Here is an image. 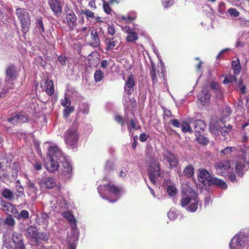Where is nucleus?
Returning a JSON list of instances; mask_svg holds the SVG:
<instances>
[{
    "instance_id": "72a5a7b5",
    "label": "nucleus",
    "mask_w": 249,
    "mask_h": 249,
    "mask_svg": "<svg viewBox=\"0 0 249 249\" xmlns=\"http://www.w3.org/2000/svg\"><path fill=\"white\" fill-rule=\"evenodd\" d=\"M210 88L213 90L215 93H217L218 95L221 96L222 94V91L218 83L212 82L210 85Z\"/></svg>"
},
{
    "instance_id": "473e14b6",
    "label": "nucleus",
    "mask_w": 249,
    "mask_h": 249,
    "mask_svg": "<svg viewBox=\"0 0 249 249\" xmlns=\"http://www.w3.org/2000/svg\"><path fill=\"white\" fill-rule=\"evenodd\" d=\"M14 83L12 81L10 80L6 81V86L4 87L1 91H0V97L4 96L6 92H8V90L13 88Z\"/></svg>"
},
{
    "instance_id": "37998d69",
    "label": "nucleus",
    "mask_w": 249,
    "mask_h": 249,
    "mask_svg": "<svg viewBox=\"0 0 249 249\" xmlns=\"http://www.w3.org/2000/svg\"><path fill=\"white\" fill-rule=\"evenodd\" d=\"M74 110V108L72 106L65 107L63 110L64 116L67 118L71 113H72Z\"/></svg>"
},
{
    "instance_id": "c03bdc74",
    "label": "nucleus",
    "mask_w": 249,
    "mask_h": 249,
    "mask_svg": "<svg viewBox=\"0 0 249 249\" xmlns=\"http://www.w3.org/2000/svg\"><path fill=\"white\" fill-rule=\"evenodd\" d=\"M17 183L16 188L18 193L17 196H22L24 195V189L19 181H17Z\"/></svg>"
},
{
    "instance_id": "603ef678",
    "label": "nucleus",
    "mask_w": 249,
    "mask_h": 249,
    "mask_svg": "<svg viewBox=\"0 0 249 249\" xmlns=\"http://www.w3.org/2000/svg\"><path fill=\"white\" fill-rule=\"evenodd\" d=\"M236 78L235 76L232 75L227 76L225 77L223 81V83L227 84L234 81H236Z\"/></svg>"
},
{
    "instance_id": "ddd939ff",
    "label": "nucleus",
    "mask_w": 249,
    "mask_h": 249,
    "mask_svg": "<svg viewBox=\"0 0 249 249\" xmlns=\"http://www.w3.org/2000/svg\"><path fill=\"white\" fill-rule=\"evenodd\" d=\"M0 205L1 209L8 215L16 213L17 212L15 207L9 202L1 200Z\"/></svg>"
},
{
    "instance_id": "4be33fe9",
    "label": "nucleus",
    "mask_w": 249,
    "mask_h": 249,
    "mask_svg": "<svg viewBox=\"0 0 249 249\" xmlns=\"http://www.w3.org/2000/svg\"><path fill=\"white\" fill-rule=\"evenodd\" d=\"M124 30L128 35L126 37V40L127 42H134L138 40V35L132 29L128 27H125Z\"/></svg>"
},
{
    "instance_id": "6ab92c4d",
    "label": "nucleus",
    "mask_w": 249,
    "mask_h": 249,
    "mask_svg": "<svg viewBox=\"0 0 249 249\" xmlns=\"http://www.w3.org/2000/svg\"><path fill=\"white\" fill-rule=\"evenodd\" d=\"M49 215L45 213H42L39 215L37 216L36 222L44 228H46L49 223Z\"/></svg>"
},
{
    "instance_id": "0eeeda50",
    "label": "nucleus",
    "mask_w": 249,
    "mask_h": 249,
    "mask_svg": "<svg viewBox=\"0 0 249 249\" xmlns=\"http://www.w3.org/2000/svg\"><path fill=\"white\" fill-rule=\"evenodd\" d=\"M162 156L163 161L168 163L169 169H172L177 167L178 164V159L174 153L168 150H165L163 151Z\"/></svg>"
},
{
    "instance_id": "0e129e2a",
    "label": "nucleus",
    "mask_w": 249,
    "mask_h": 249,
    "mask_svg": "<svg viewBox=\"0 0 249 249\" xmlns=\"http://www.w3.org/2000/svg\"><path fill=\"white\" fill-rule=\"evenodd\" d=\"M148 134H147L145 133H142L140 136V140L142 142H145L148 139Z\"/></svg>"
},
{
    "instance_id": "3c124183",
    "label": "nucleus",
    "mask_w": 249,
    "mask_h": 249,
    "mask_svg": "<svg viewBox=\"0 0 249 249\" xmlns=\"http://www.w3.org/2000/svg\"><path fill=\"white\" fill-rule=\"evenodd\" d=\"M128 128L131 131V128L136 130L138 128L137 121L135 120L131 119L130 121L129 124L128 125Z\"/></svg>"
},
{
    "instance_id": "423d86ee",
    "label": "nucleus",
    "mask_w": 249,
    "mask_h": 249,
    "mask_svg": "<svg viewBox=\"0 0 249 249\" xmlns=\"http://www.w3.org/2000/svg\"><path fill=\"white\" fill-rule=\"evenodd\" d=\"M77 128V124H73L71 127L64 133L65 143L71 148H74L75 147L79 138Z\"/></svg>"
},
{
    "instance_id": "f8f14e48",
    "label": "nucleus",
    "mask_w": 249,
    "mask_h": 249,
    "mask_svg": "<svg viewBox=\"0 0 249 249\" xmlns=\"http://www.w3.org/2000/svg\"><path fill=\"white\" fill-rule=\"evenodd\" d=\"M135 84L134 75L131 74L127 78L124 86V90L127 94L130 95L133 92Z\"/></svg>"
},
{
    "instance_id": "5fc2aeb1",
    "label": "nucleus",
    "mask_w": 249,
    "mask_h": 249,
    "mask_svg": "<svg viewBox=\"0 0 249 249\" xmlns=\"http://www.w3.org/2000/svg\"><path fill=\"white\" fill-rule=\"evenodd\" d=\"M5 223L8 226H13L15 223V221L10 215L6 218Z\"/></svg>"
},
{
    "instance_id": "20e7f679",
    "label": "nucleus",
    "mask_w": 249,
    "mask_h": 249,
    "mask_svg": "<svg viewBox=\"0 0 249 249\" xmlns=\"http://www.w3.org/2000/svg\"><path fill=\"white\" fill-rule=\"evenodd\" d=\"M189 195L181 200V205L189 212H195L198 208V200L196 194L191 188L189 189Z\"/></svg>"
},
{
    "instance_id": "bb28decb",
    "label": "nucleus",
    "mask_w": 249,
    "mask_h": 249,
    "mask_svg": "<svg viewBox=\"0 0 249 249\" xmlns=\"http://www.w3.org/2000/svg\"><path fill=\"white\" fill-rule=\"evenodd\" d=\"M209 185H214L223 189H226L227 188V185L225 182L214 177H213Z\"/></svg>"
},
{
    "instance_id": "8fccbe9b",
    "label": "nucleus",
    "mask_w": 249,
    "mask_h": 249,
    "mask_svg": "<svg viewBox=\"0 0 249 249\" xmlns=\"http://www.w3.org/2000/svg\"><path fill=\"white\" fill-rule=\"evenodd\" d=\"M231 113V110L229 107H225L222 111V117L221 120H223L224 118H226L227 117L229 116Z\"/></svg>"
},
{
    "instance_id": "f257e3e1",
    "label": "nucleus",
    "mask_w": 249,
    "mask_h": 249,
    "mask_svg": "<svg viewBox=\"0 0 249 249\" xmlns=\"http://www.w3.org/2000/svg\"><path fill=\"white\" fill-rule=\"evenodd\" d=\"M49 161L46 163V169L49 172L56 170L59 166L58 162H62L65 160V156L57 146H53L49 147L48 150Z\"/></svg>"
},
{
    "instance_id": "774afa93",
    "label": "nucleus",
    "mask_w": 249,
    "mask_h": 249,
    "mask_svg": "<svg viewBox=\"0 0 249 249\" xmlns=\"http://www.w3.org/2000/svg\"><path fill=\"white\" fill-rule=\"evenodd\" d=\"M115 121L118 123H121L122 125H123L124 124V121L123 120V118L122 117H121V116L120 115H116L115 116Z\"/></svg>"
},
{
    "instance_id": "09e8293b",
    "label": "nucleus",
    "mask_w": 249,
    "mask_h": 249,
    "mask_svg": "<svg viewBox=\"0 0 249 249\" xmlns=\"http://www.w3.org/2000/svg\"><path fill=\"white\" fill-rule=\"evenodd\" d=\"M167 192L170 196H174L177 193V189L174 186H168L167 188Z\"/></svg>"
},
{
    "instance_id": "f704fd0d",
    "label": "nucleus",
    "mask_w": 249,
    "mask_h": 249,
    "mask_svg": "<svg viewBox=\"0 0 249 249\" xmlns=\"http://www.w3.org/2000/svg\"><path fill=\"white\" fill-rule=\"evenodd\" d=\"M231 129L232 126L231 125L220 127V134L224 137L226 135H228Z\"/></svg>"
},
{
    "instance_id": "5701e85b",
    "label": "nucleus",
    "mask_w": 249,
    "mask_h": 249,
    "mask_svg": "<svg viewBox=\"0 0 249 249\" xmlns=\"http://www.w3.org/2000/svg\"><path fill=\"white\" fill-rule=\"evenodd\" d=\"M40 184L42 187L51 189L53 188L56 183L53 178L48 177L42 179L40 181Z\"/></svg>"
},
{
    "instance_id": "ea45409f",
    "label": "nucleus",
    "mask_w": 249,
    "mask_h": 249,
    "mask_svg": "<svg viewBox=\"0 0 249 249\" xmlns=\"http://www.w3.org/2000/svg\"><path fill=\"white\" fill-rule=\"evenodd\" d=\"M103 73L101 70H97L94 74V80L96 82L101 81L103 78Z\"/></svg>"
},
{
    "instance_id": "6e6d98bb",
    "label": "nucleus",
    "mask_w": 249,
    "mask_h": 249,
    "mask_svg": "<svg viewBox=\"0 0 249 249\" xmlns=\"http://www.w3.org/2000/svg\"><path fill=\"white\" fill-rule=\"evenodd\" d=\"M150 75L153 82L155 83L157 81V79L156 77L155 69L154 66H152L151 71H150Z\"/></svg>"
},
{
    "instance_id": "a18cd8bd",
    "label": "nucleus",
    "mask_w": 249,
    "mask_h": 249,
    "mask_svg": "<svg viewBox=\"0 0 249 249\" xmlns=\"http://www.w3.org/2000/svg\"><path fill=\"white\" fill-rule=\"evenodd\" d=\"M80 14L85 15L87 18H94V13L89 9L81 10Z\"/></svg>"
},
{
    "instance_id": "7ed1b4c3",
    "label": "nucleus",
    "mask_w": 249,
    "mask_h": 249,
    "mask_svg": "<svg viewBox=\"0 0 249 249\" xmlns=\"http://www.w3.org/2000/svg\"><path fill=\"white\" fill-rule=\"evenodd\" d=\"M146 163L148 165V171L149 179L152 183L156 184V179L160 174V164L151 155H146Z\"/></svg>"
},
{
    "instance_id": "412c9836",
    "label": "nucleus",
    "mask_w": 249,
    "mask_h": 249,
    "mask_svg": "<svg viewBox=\"0 0 249 249\" xmlns=\"http://www.w3.org/2000/svg\"><path fill=\"white\" fill-rule=\"evenodd\" d=\"M11 239L15 245V248L24 245L22 236L19 233L13 232L12 234Z\"/></svg>"
},
{
    "instance_id": "e2e57ef3",
    "label": "nucleus",
    "mask_w": 249,
    "mask_h": 249,
    "mask_svg": "<svg viewBox=\"0 0 249 249\" xmlns=\"http://www.w3.org/2000/svg\"><path fill=\"white\" fill-rule=\"evenodd\" d=\"M170 123L171 124L176 127H179L181 126V125L177 119H173L171 120Z\"/></svg>"
},
{
    "instance_id": "49530a36",
    "label": "nucleus",
    "mask_w": 249,
    "mask_h": 249,
    "mask_svg": "<svg viewBox=\"0 0 249 249\" xmlns=\"http://www.w3.org/2000/svg\"><path fill=\"white\" fill-rule=\"evenodd\" d=\"M61 104L64 107H68L71 104L70 98L68 97L65 96L64 99H62L60 101Z\"/></svg>"
},
{
    "instance_id": "79ce46f5",
    "label": "nucleus",
    "mask_w": 249,
    "mask_h": 249,
    "mask_svg": "<svg viewBox=\"0 0 249 249\" xmlns=\"http://www.w3.org/2000/svg\"><path fill=\"white\" fill-rule=\"evenodd\" d=\"M80 112L84 114H88L89 111V106L87 103H82L79 107Z\"/></svg>"
},
{
    "instance_id": "6e6552de",
    "label": "nucleus",
    "mask_w": 249,
    "mask_h": 249,
    "mask_svg": "<svg viewBox=\"0 0 249 249\" xmlns=\"http://www.w3.org/2000/svg\"><path fill=\"white\" fill-rule=\"evenodd\" d=\"M216 172L218 175L225 176L226 174L229 172L231 168V164L229 161H221L216 163L215 165Z\"/></svg>"
},
{
    "instance_id": "7c9ffc66",
    "label": "nucleus",
    "mask_w": 249,
    "mask_h": 249,
    "mask_svg": "<svg viewBox=\"0 0 249 249\" xmlns=\"http://www.w3.org/2000/svg\"><path fill=\"white\" fill-rule=\"evenodd\" d=\"M36 237L35 240L36 243L40 241L45 242L49 239V234L44 232L38 233Z\"/></svg>"
},
{
    "instance_id": "864d4df0",
    "label": "nucleus",
    "mask_w": 249,
    "mask_h": 249,
    "mask_svg": "<svg viewBox=\"0 0 249 249\" xmlns=\"http://www.w3.org/2000/svg\"><path fill=\"white\" fill-rule=\"evenodd\" d=\"M229 15L233 17H237L239 15V13L234 8H230L228 10Z\"/></svg>"
},
{
    "instance_id": "e433bc0d",
    "label": "nucleus",
    "mask_w": 249,
    "mask_h": 249,
    "mask_svg": "<svg viewBox=\"0 0 249 249\" xmlns=\"http://www.w3.org/2000/svg\"><path fill=\"white\" fill-rule=\"evenodd\" d=\"M210 130L211 133L219 136L220 135V127L215 125L212 124L210 125Z\"/></svg>"
},
{
    "instance_id": "9b49d317",
    "label": "nucleus",
    "mask_w": 249,
    "mask_h": 249,
    "mask_svg": "<svg viewBox=\"0 0 249 249\" xmlns=\"http://www.w3.org/2000/svg\"><path fill=\"white\" fill-rule=\"evenodd\" d=\"M27 118L21 113H18L15 115L10 117L7 121L12 124L16 125L25 123L27 121Z\"/></svg>"
},
{
    "instance_id": "58836bf2",
    "label": "nucleus",
    "mask_w": 249,
    "mask_h": 249,
    "mask_svg": "<svg viewBox=\"0 0 249 249\" xmlns=\"http://www.w3.org/2000/svg\"><path fill=\"white\" fill-rule=\"evenodd\" d=\"M189 123H187L186 122H183L181 125L182 131L184 133H186L187 132L192 133L193 130L191 129L190 126L189 124Z\"/></svg>"
},
{
    "instance_id": "f03ea898",
    "label": "nucleus",
    "mask_w": 249,
    "mask_h": 249,
    "mask_svg": "<svg viewBox=\"0 0 249 249\" xmlns=\"http://www.w3.org/2000/svg\"><path fill=\"white\" fill-rule=\"evenodd\" d=\"M98 191L103 199H107L109 202H114L120 197L122 189L113 184H107L100 185Z\"/></svg>"
},
{
    "instance_id": "393cba45",
    "label": "nucleus",
    "mask_w": 249,
    "mask_h": 249,
    "mask_svg": "<svg viewBox=\"0 0 249 249\" xmlns=\"http://www.w3.org/2000/svg\"><path fill=\"white\" fill-rule=\"evenodd\" d=\"M91 38L93 42L90 45L93 47H97L100 45V40L98 37V34L97 29H93L91 32Z\"/></svg>"
},
{
    "instance_id": "2f4dec72",
    "label": "nucleus",
    "mask_w": 249,
    "mask_h": 249,
    "mask_svg": "<svg viewBox=\"0 0 249 249\" xmlns=\"http://www.w3.org/2000/svg\"><path fill=\"white\" fill-rule=\"evenodd\" d=\"M117 41L114 40L113 38H107L106 39V44L107 47L106 49L107 50H110L113 49L116 45Z\"/></svg>"
},
{
    "instance_id": "c85d7f7f",
    "label": "nucleus",
    "mask_w": 249,
    "mask_h": 249,
    "mask_svg": "<svg viewBox=\"0 0 249 249\" xmlns=\"http://www.w3.org/2000/svg\"><path fill=\"white\" fill-rule=\"evenodd\" d=\"M194 168L191 165L186 166L183 171V175L188 178H191L194 175Z\"/></svg>"
},
{
    "instance_id": "aec40b11",
    "label": "nucleus",
    "mask_w": 249,
    "mask_h": 249,
    "mask_svg": "<svg viewBox=\"0 0 249 249\" xmlns=\"http://www.w3.org/2000/svg\"><path fill=\"white\" fill-rule=\"evenodd\" d=\"M7 78H9L11 80L16 79L18 75V71L17 68L14 65L9 66L6 71Z\"/></svg>"
},
{
    "instance_id": "338daca9",
    "label": "nucleus",
    "mask_w": 249,
    "mask_h": 249,
    "mask_svg": "<svg viewBox=\"0 0 249 249\" xmlns=\"http://www.w3.org/2000/svg\"><path fill=\"white\" fill-rule=\"evenodd\" d=\"M168 216L169 218H170L171 220H174L176 218V216L175 215V213L173 211H169L167 213Z\"/></svg>"
},
{
    "instance_id": "c756f323",
    "label": "nucleus",
    "mask_w": 249,
    "mask_h": 249,
    "mask_svg": "<svg viewBox=\"0 0 249 249\" xmlns=\"http://www.w3.org/2000/svg\"><path fill=\"white\" fill-rule=\"evenodd\" d=\"M46 92L48 95H52L54 92L53 83L52 80H47L46 82Z\"/></svg>"
},
{
    "instance_id": "9d476101",
    "label": "nucleus",
    "mask_w": 249,
    "mask_h": 249,
    "mask_svg": "<svg viewBox=\"0 0 249 249\" xmlns=\"http://www.w3.org/2000/svg\"><path fill=\"white\" fill-rule=\"evenodd\" d=\"M47 3L55 15L61 14L63 5L59 0H47Z\"/></svg>"
},
{
    "instance_id": "f3484780",
    "label": "nucleus",
    "mask_w": 249,
    "mask_h": 249,
    "mask_svg": "<svg viewBox=\"0 0 249 249\" xmlns=\"http://www.w3.org/2000/svg\"><path fill=\"white\" fill-rule=\"evenodd\" d=\"M199 180L204 184L207 183L209 184L213 178V177L210 175V174L205 169L199 170Z\"/></svg>"
},
{
    "instance_id": "dca6fc26",
    "label": "nucleus",
    "mask_w": 249,
    "mask_h": 249,
    "mask_svg": "<svg viewBox=\"0 0 249 249\" xmlns=\"http://www.w3.org/2000/svg\"><path fill=\"white\" fill-rule=\"evenodd\" d=\"M188 121L190 124H194L195 131L196 132H200L204 130L206 128V124L202 120H197L194 121L193 118H189Z\"/></svg>"
},
{
    "instance_id": "2eb2a0df",
    "label": "nucleus",
    "mask_w": 249,
    "mask_h": 249,
    "mask_svg": "<svg viewBox=\"0 0 249 249\" xmlns=\"http://www.w3.org/2000/svg\"><path fill=\"white\" fill-rule=\"evenodd\" d=\"M61 170V175L65 179H69L71 177L72 167L69 162H64Z\"/></svg>"
},
{
    "instance_id": "b1692460",
    "label": "nucleus",
    "mask_w": 249,
    "mask_h": 249,
    "mask_svg": "<svg viewBox=\"0 0 249 249\" xmlns=\"http://www.w3.org/2000/svg\"><path fill=\"white\" fill-rule=\"evenodd\" d=\"M62 215L69 222L71 228L75 230L76 228V221L74 216L68 212L62 213Z\"/></svg>"
},
{
    "instance_id": "bf43d9fd",
    "label": "nucleus",
    "mask_w": 249,
    "mask_h": 249,
    "mask_svg": "<svg viewBox=\"0 0 249 249\" xmlns=\"http://www.w3.org/2000/svg\"><path fill=\"white\" fill-rule=\"evenodd\" d=\"M197 140L199 143L203 144H206L208 142V139L203 136H200L199 137H198Z\"/></svg>"
},
{
    "instance_id": "69168bd1",
    "label": "nucleus",
    "mask_w": 249,
    "mask_h": 249,
    "mask_svg": "<svg viewBox=\"0 0 249 249\" xmlns=\"http://www.w3.org/2000/svg\"><path fill=\"white\" fill-rule=\"evenodd\" d=\"M58 61L62 65H64L66 64V58L65 56H60L58 58Z\"/></svg>"
},
{
    "instance_id": "cd10ccee",
    "label": "nucleus",
    "mask_w": 249,
    "mask_h": 249,
    "mask_svg": "<svg viewBox=\"0 0 249 249\" xmlns=\"http://www.w3.org/2000/svg\"><path fill=\"white\" fill-rule=\"evenodd\" d=\"M36 27L37 28L39 34L41 36H43V34L44 33V27L43 22V18L41 17H38L36 19Z\"/></svg>"
},
{
    "instance_id": "a19ab883",
    "label": "nucleus",
    "mask_w": 249,
    "mask_h": 249,
    "mask_svg": "<svg viewBox=\"0 0 249 249\" xmlns=\"http://www.w3.org/2000/svg\"><path fill=\"white\" fill-rule=\"evenodd\" d=\"M2 196L6 198L11 199L13 197V193L8 189H5L2 192Z\"/></svg>"
},
{
    "instance_id": "680f3d73",
    "label": "nucleus",
    "mask_w": 249,
    "mask_h": 249,
    "mask_svg": "<svg viewBox=\"0 0 249 249\" xmlns=\"http://www.w3.org/2000/svg\"><path fill=\"white\" fill-rule=\"evenodd\" d=\"M233 147L228 146L226 147L224 149L221 151V153L223 154H228L231 153L232 151Z\"/></svg>"
},
{
    "instance_id": "052dcab7",
    "label": "nucleus",
    "mask_w": 249,
    "mask_h": 249,
    "mask_svg": "<svg viewBox=\"0 0 249 249\" xmlns=\"http://www.w3.org/2000/svg\"><path fill=\"white\" fill-rule=\"evenodd\" d=\"M173 3L172 0H162V4L165 8L171 6Z\"/></svg>"
},
{
    "instance_id": "4468645a",
    "label": "nucleus",
    "mask_w": 249,
    "mask_h": 249,
    "mask_svg": "<svg viewBox=\"0 0 249 249\" xmlns=\"http://www.w3.org/2000/svg\"><path fill=\"white\" fill-rule=\"evenodd\" d=\"M198 100L203 106L205 104L210 101V94L206 88H203L197 95Z\"/></svg>"
},
{
    "instance_id": "4d7b16f0",
    "label": "nucleus",
    "mask_w": 249,
    "mask_h": 249,
    "mask_svg": "<svg viewBox=\"0 0 249 249\" xmlns=\"http://www.w3.org/2000/svg\"><path fill=\"white\" fill-rule=\"evenodd\" d=\"M20 216L24 219H27L29 217V213L27 210H22L19 214Z\"/></svg>"
},
{
    "instance_id": "13d9d810",
    "label": "nucleus",
    "mask_w": 249,
    "mask_h": 249,
    "mask_svg": "<svg viewBox=\"0 0 249 249\" xmlns=\"http://www.w3.org/2000/svg\"><path fill=\"white\" fill-rule=\"evenodd\" d=\"M103 8L104 11L107 14H110L111 13V10L109 6L108 3L107 2H104L103 4Z\"/></svg>"
},
{
    "instance_id": "a878e982",
    "label": "nucleus",
    "mask_w": 249,
    "mask_h": 249,
    "mask_svg": "<svg viewBox=\"0 0 249 249\" xmlns=\"http://www.w3.org/2000/svg\"><path fill=\"white\" fill-rule=\"evenodd\" d=\"M37 230L34 227L30 226L26 229V235L29 238L35 240L36 238H37Z\"/></svg>"
},
{
    "instance_id": "c9c22d12",
    "label": "nucleus",
    "mask_w": 249,
    "mask_h": 249,
    "mask_svg": "<svg viewBox=\"0 0 249 249\" xmlns=\"http://www.w3.org/2000/svg\"><path fill=\"white\" fill-rule=\"evenodd\" d=\"M232 67L234 71V74L236 75L239 74L241 70V67L239 62L236 61H232Z\"/></svg>"
},
{
    "instance_id": "4c0bfd02",
    "label": "nucleus",
    "mask_w": 249,
    "mask_h": 249,
    "mask_svg": "<svg viewBox=\"0 0 249 249\" xmlns=\"http://www.w3.org/2000/svg\"><path fill=\"white\" fill-rule=\"evenodd\" d=\"M114 167V162L112 160H108L107 161L105 166L104 170L107 173L110 171L113 170Z\"/></svg>"
},
{
    "instance_id": "de8ad7c7",
    "label": "nucleus",
    "mask_w": 249,
    "mask_h": 249,
    "mask_svg": "<svg viewBox=\"0 0 249 249\" xmlns=\"http://www.w3.org/2000/svg\"><path fill=\"white\" fill-rule=\"evenodd\" d=\"M243 168H245V166L243 165L240 163H237L236 166H235V170L236 173L239 175H242L243 174Z\"/></svg>"
},
{
    "instance_id": "1a4fd4ad",
    "label": "nucleus",
    "mask_w": 249,
    "mask_h": 249,
    "mask_svg": "<svg viewBox=\"0 0 249 249\" xmlns=\"http://www.w3.org/2000/svg\"><path fill=\"white\" fill-rule=\"evenodd\" d=\"M246 238L243 234L234 236L229 244L230 249H237V246L242 247L245 244Z\"/></svg>"
},
{
    "instance_id": "39448f33",
    "label": "nucleus",
    "mask_w": 249,
    "mask_h": 249,
    "mask_svg": "<svg viewBox=\"0 0 249 249\" xmlns=\"http://www.w3.org/2000/svg\"><path fill=\"white\" fill-rule=\"evenodd\" d=\"M16 14L19 20L21 30L25 34L28 32L31 25L30 15L26 9L21 8L16 9Z\"/></svg>"
},
{
    "instance_id": "a211bd4d",
    "label": "nucleus",
    "mask_w": 249,
    "mask_h": 249,
    "mask_svg": "<svg viewBox=\"0 0 249 249\" xmlns=\"http://www.w3.org/2000/svg\"><path fill=\"white\" fill-rule=\"evenodd\" d=\"M66 20L71 30H73L76 25L77 17L72 11L66 13Z\"/></svg>"
}]
</instances>
